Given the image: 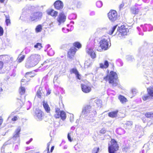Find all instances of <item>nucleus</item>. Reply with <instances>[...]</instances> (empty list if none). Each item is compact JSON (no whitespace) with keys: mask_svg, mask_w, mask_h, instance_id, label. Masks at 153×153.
<instances>
[{"mask_svg":"<svg viewBox=\"0 0 153 153\" xmlns=\"http://www.w3.org/2000/svg\"><path fill=\"white\" fill-rule=\"evenodd\" d=\"M103 79L106 82L108 81V83L113 87L118 85L119 79L117 74L115 72L110 71L109 74H107L103 77Z\"/></svg>","mask_w":153,"mask_h":153,"instance_id":"obj_1","label":"nucleus"},{"mask_svg":"<svg viewBox=\"0 0 153 153\" xmlns=\"http://www.w3.org/2000/svg\"><path fill=\"white\" fill-rule=\"evenodd\" d=\"M39 56L36 54L31 55L27 59L25 63V67L27 68L35 66L39 61Z\"/></svg>","mask_w":153,"mask_h":153,"instance_id":"obj_2","label":"nucleus"},{"mask_svg":"<svg viewBox=\"0 0 153 153\" xmlns=\"http://www.w3.org/2000/svg\"><path fill=\"white\" fill-rule=\"evenodd\" d=\"M111 144L108 148L109 153H117L119 150V147L117 142L114 139H112L110 141Z\"/></svg>","mask_w":153,"mask_h":153,"instance_id":"obj_3","label":"nucleus"},{"mask_svg":"<svg viewBox=\"0 0 153 153\" xmlns=\"http://www.w3.org/2000/svg\"><path fill=\"white\" fill-rule=\"evenodd\" d=\"M127 28L124 25L119 27L117 32V37L122 38L124 36L127 35Z\"/></svg>","mask_w":153,"mask_h":153,"instance_id":"obj_4","label":"nucleus"},{"mask_svg":"<svg viewBox=\"0 0 153 153\" xmlns=\"http://www.w3.org/2000/svg\"><path fill=\"white\" fill-rule=\"evenodd\" d=\"M108 17L111 22H114L118 19L119 16L117 11L114 10H111L107 14Z\"/></svg>","mask_w":153,"mask_h":153,"instance_id":"obj_5","label":"nucleus"},{"mask_svg":"<svg viewBox=\"0 0 153 153\" xmlns=\"http://www.w3.org/2000/svg\"><path fill=\"white\" fill-rule=\"evenodd\" d=\"M56 114L54 115V117L56 119L60 118L63 120L65 119L66 117V114L63 111H60L59 108H56L55 109Z\"/></svg>","mask_w":153,"mask_h":153,"instance_id":"obj_6","label":"nucleus"},{"mask_svg":"<svg viewBox=\"0 0 153 153\" xmlns=\"http://www.w3.org/2000/svg\"><path fill=\"white\" fill-rule=\"evenodd\" d=\"M34 116L37 120L41 121L44 117V114L40 109H36L34 113Z\"/></svg>","mask_w":153,"mask_h":153,"instance_id":"obj_7","label":"nucleus"},{"mask_svg":"<svg viewBox=\"0 0 153 153\" xmlns=\"http://www.w3.org/2000/svg\"><path fill=\"white\" fill-rule=\"evenodd\" d=\"M42 16V12L38 11L35 12L32 14L30 17V20L31 21L38 20L41 19Z\"/></svg>","mask_w":153,"mask_h":153,"instance_id":"obj_8","label":"nucleus"},{"mask_svg":"<svg viewBox=\"0 0 153 153\" xmlns=\"http://www.w3.org/2000/svg\"><path fill=\"white\" fill-rule=\"evenodd\" d=\"M99 46L102 50L105 51L108 48L109 42L106 38H102L99 42Z\"/></svg>","mask_w":153,"mask_h":153,"instance_id":"obj_9","label":"nucleus"},{"mask_svg":"<svg viewBox=\"0 0 153 153\" xmlns=\"http://www.w3.org/2000/svg\"><path fill=\"white\" fill-rule=\"evenodd\" d=\"M66 17L64 13L63 12L60 13L57 19V21L59 25L64 23L66 19Z\"/></svg>","mask_w":153,"mask_h":153,"instance_id":"obj_10","label":"nucleus"},{"mask_svg":"<svg viewBox=\"0 0 153 153\" xmlns=\"http://www.w3.org/2000/svg\"><path fill=\"white\" fill-rule=\"evenodd\" d=\"M81 86L82 91L85 93H89L91 91V87L87 84H82Z\"/></svg>","mask_w":153,"mask_h":153,"instance_id":"obj_11","label":"nucleus"},{"mask_svg":"<svg viewBox=\"0 0 153 153\" xmlns=\"http://www.w3.org/2000/svg\"><path fill=\"white\" fill-rule=\"evenodd\" d=\"M77 50L75 48H71L67 53L68 57L70 59H73Z\"/></svg>","mask_w":153,"mask_h":153,"instance_id":"obj_12","label":"nucleus"},{"mask_svg":"<svg viewBox=\"0 0 153 153\" xmlns=\"http://www.w3.org/2000/svg\"><path fill=\"white\" fill-rule=\"evenodd\" d=\"M54 6L55 9L57 10L62 9L63 7L62 2L60 0L56 1L54 3Z\"/></svg>","mask_w":153,"mask_h":153,"instance_id":"obj_13","label":"nucleus"},{"mask_svg":"<svg viewBox=\"0 0 153 153\" xmlns=\"http://www.w3.org/2000/svg\"><path fill=\"white\" fill-rule=\"evenodd\" d=\"M47 14L48 15L51 16L53 17H56L57 16L58 12L54 10L51 9L48 10L47 11Z\"/></svg>","mask_w":153,"mask_h":153,"instance_id":"obj_14","label":"nucleus"},{"mask_svg":"<svg viewBox=\"0 0 153 153\" xmlns=\"http://www.w3.org/2000/svg\"><path fill=\"white\" fill-rule=\"evenodd\" d=\"M100 68L102 69H106L108 67L109 64L108 61L105 60L104 62V63H101L99 64Z\"/></svg>","mask_w":153,"mask_h":153,"instance_id":"obj_15","label":"nucleus"},{"mask_svg":"<svg viewBox=\"0 0 153 153\" xmlns=\"http://www.w3.org/2000/svg\"><path fill=\"white\" fill-rule=\"evenodd\" d=\"M43 106L45 111L47 113L50 112L51 108L47 102H45L44 101H43Z\"/></svg>","mask_w":153,"mask_h":153,"instance_id":"obj_16","label":"nucleus"},{"mask_svg":"<svg viewBox=\"0 0 153 153\" xmlns=\"http://www.w3.org/2000/svg\"><path fill=\"white\" fill-rule=\"evenodd\" d=\"M118 112V111L117 110L109 112L108 113V116L112 118L116 117H117Z\"/></svg>","mask_w":153,"mask_h":153,"instance_id":"obj_17","label":"nucleus"},{"mask_svg":"<svg viewBox=\"0 0 153 153\" xmlns=\"http://www.w3.org/2000/svg\"><path fill=\"white\" fill-rule=\"evenodd\" d=\"M87 53L90 55L93 59L96 57V55L94 51L91 49L89 48L87 51Z\"/></svg>","mask_w":153,"mask_h":153,"instance_id":"obj_18","label":"nucleus"},{"mask_svg":"<svg viewBox=\"0 0 153 153\" xmlns=\"http://www.w3.org/2000/svg\"><path fill=\"white\" fill-rule=\"evenodd\" d=\"M148 94L151 97L153 98V86H150L147 88Z\"/></svg>","mask_w":153,"mask_h":153,"instance_id":"obj_19","label":"nucleus"},{"mask_svg":"<svg viewBox=\"0 0 153 153\" xmlns=\"http://www.w3.org/2000/svg\"><path fill=\"white\" fill-rule=\"evenodd\" d=\"M35 75L36 74L34 72L32 71H30L25 73V77L26 78L32 77H34Z\"/></svg>","mask_w":153,"mask_h":153,"instance_id":"obj_20","label":"nucleus"},{"mask_svg":"<svg viewBox=\"0 0 153 153\" xmlns=\"http://www.w3.org/2000/svg\"><path fill=\"white\" fill-rule=\"evenodd\" d=\"M118 98L122 103H125L127 101V99L125 97L121 95L119 96Z\"/></svg>","mask_w":153,"mask_h":153,"instance_id":"obj_21","label":"nucleus"},{"mask_svg":"<svg viewBox=\"0 0 153 153\" xmlns=\"http://www.w3.org/2000/svg\"><path fill=\"white\" fill-rule=\"evenodd\" d=\"M125 127L126 128H130L132 126V122L131 121H128L125 124Z\"/></svg>","mask_w":153,"mask_h":153,"instance_id":"obj_22","label":"nucleus"},{"mask_svg":"<svg viewBox=\"0 0 153 153\" xmlns=\"http://www.w3.org/2000/svg\"><path fill=\"white\" fill-rule=\"evenodd\" d=\"M131 11L132 14L136 15L138 14L139 10L138 8L134 7L131 9Z\"/></svg>","mask_w":153,"mask_h":153,"instance_id":"obj_23","label":"nucleus"},{"mask_svg":"<svg viewBox=\"0 0 153 153\" xmlns=\"http://www.w3.org/2000/svg\"><path fill=\"white\" fill-rule=\"evenodd\" d=\"M25 57V55H19L17 59L18 62L19 63L22 62L24 60Z\"/></svg>","mask_w":153,"mask_h":153,"instance_id":"obj_24","label":"nucleus"},{"mask_svg":"<svg viewBox=\"0 0 153 153\" xmlns=\"http://www.w3.org/2000/svg\"><path fill=\"white\" fill-rule=\"evenodd\" d=\"M73 46L74 47V48H76L78 49H80L81 48L82 45L79 42H76L73 43Z\"/></svg>","mask_w":153,"mask_h":153,"instance_id":"obj_25","label":"nucleus"},{"mask_svg":"<svg viewBox=\"0 0 153 153\" xmlns=\"http://www.w3.org/2000/svg\"><path fill=\"white\" fill-rule=\"evenodd\" d=\"M42 89H40L39 88L37 91L36 96L37 97L41 99L42 98V93L41 91Z\"/></svg>","mask_w":153,"mask_h":153,"instance_id":"obj_26","label":"nucleus"},{"mask_svg":"<svg viewBox=\"0 0 153 153\" xmlns=\"http://www.w3.org/2000/svg\"><path fill=\"white\" fill-rule=\"evenodd\" d=\"M91 106L90 105H88L85 106L82 111V113L84 114H85L87 111H88V110L91 109Z\"/></svg>","mask_w":153,"mask_h":153,"instance_id":"obj_27","label":"nucleus"},{"mask_svg":"<svg viewBox=\"0 0 153 153\" xmlns=\"http://www.w3.org/2000/svg\"><path fill=\"white\" fill-rule=\"evenodd\" d=\"M145 115L147 118H153V112H147L145 114Z\"/></svg>","mask_w":153,"mask_h":153,"instance_id":"obj_28","label":"nucleus"},{"mask_svg":"<svg viewBox=\"0 0 153 153\" xmlns=\"http://www.w3.org/2000/svg\"><path fill=\"white\" fill-rule=\"evenodd\" d=\"M42 29V26L41 25H37L35 28V31L37 33L40 32Z\"/></svg>","mask_w":153,"mask_h":153,"instance_id":"obj_29","label":"nucleus"},{"mask_svg":"<svg viewBox=\"0 0 153 153\" xmlns=\"http://www.w3.org/2000/svg\"><path fill=\"white\" fill-rule=\"evenodd\" d=\"M20 131V128H18L15 131V134L14 135L13 137L16 138L19 137V132Z\"/></svg>","mask_w":153,"mask_h":153,"instance_id":"obj_30","label":"nucleus"},{"mask_svg":"<svg viewBox=\"0 0 153 153\" xmlns=\"http://www.w3.org/2000/svg\"><path fill=\"white\" fill-rule=\"evenodd\" d=\"M118 25H117L114 26H113L111 28V30H110L108 32V34L110 35H112L114 32L115 30L116 29Z\"/></svg>","mask_w":153,"mask_h":153,"instance_id":"obj_31","label":"nucleus"},{"mask_svg":"<svg viewBox=\"0 0 153 153\" xmlns=\"http://www.w3.org/2000/svg\"><path fill=\"white\" fill-rule=\"evenodd\" d=\"M25 91V89L24 87L21 86L20 88L19 93L21 95L24 94Z\"/></svg>","mask_w":153,"mask_h":153,"instance_id":"obj_32","label":"nucleus"},{"mask_svg":"<svg viewBox=\"0 0 153 153\" xmlns=\"http://www.w3.org/2000/svg\"><path fill=\"white\" fill-rule=\"evenodd\" d=\"M100 151L99 147H94L91 153H99Z\"/></svg>","mask_w":153,"mask_h":153,"instance_id":"obj_33","label":"nucleus"},{"mask_svg":"<svg viewBox=\"0 0 153 153\" xmlns=\"http://www.w3.org/2000/svg\"><path fill=\"white\" fill-rule=\"evenodd\" d=\"M6 18L5 23L7 26L9 25L10 23V18L9 15H7L5 14H4Z\"/></svg>","mask_w":153,"mask_h":153,"instance_id":"obj_34","label":"nucleus"},{"mask_svg":"<svg viewBox=\"0 0 153 153\" xmlns=\"http://www.w3.org/2000/svg\"><path fill=\"white\" fill-rule=\"evenodd\" d=\"M34 47L38 50H40L42 47V44L41 43H38L34 46Z\"/></svg>","mask_w":153,"mask_h":153,"instance_id":"obj_35","label":"nucleus"},{"mask_svg":"<svg viewBox=\"0 0 153 153\" xmlns=\"http://www.w3.org/2000/svg\"><path fill=\"white\" fill-rule=\"evenodd\" d=\"M96 5L98 7H100L102 5V2L101 1H98L96 3Z\"/></svg>","mask_w":153,"mask_h":153,"instance_id":"obj_36","label":"nucleus"},{"mask_svg":"<svg viewBox=\"0 0 153 153\" xmlns=\"http://www.w3.org/2000/svg\"><path fill=\"white\" fill-rule=\"evenodd\" d=\"M70 72L71 74L74 73L76 74L78 72V71L76 68H73L71 70Z\"/></svg>","mask_w":153,"mask_h":153,"instance_id":"obj_37","label":"nucleus"},{"mask_svg":"<svg viewBox=\"0 0 153 153\" xmlns=\"http://www.w3.org/2000/svg\"><path fill=\"white\" fill-rule=\"evenodd\" d=\"M150 96L146 95H144L142 97L143 100V101H146L148 100L150 98Z\"/></svg>","mask_w":153,"mask_h":153,"instance_id":"obj_38","label":"nucleus"},{"mask_svg":"<svg viewBox=\"0 0 153 153\" xmlns=\"http://www.w3.org/2000/svg\"><path fill=\"white\" fill-rule=\"evenodd\" d=\"M81 4L80 2H78L75 5L74 8L76 9H79L81 8Z\"/></svg>","mask_w":153,"mask_h":153,"instance_id":"obj_39","label":"nucleus"},{"mask_svg":"<svg viewBox=\"0 0 153 153\" xmlns=\"http://www.w3.org/2000/svg\"><path fill=\"white\" fill-rule=\"evenodd\" d=\"M48 54L50 56H52L54 54V52L53 50L51 48L50 49L48 52Z\"/></svg>","mask_w":153,"mask_h":153,"instance_id":"obj_40","label":"nucleus"},{"mask_svg":"<svg viewBox=\"0 0 153 153\" xmlns=\"http://www.w3.org/2000/svg\"><path fill=\"white\" fill-rule=\"evenodd\" d=\"M106 132V130L104 128H102L100 131V133L102 134H105Z\"/></svg>","mask_w":153,"mask_h":153,"instance_id":"obj_41","label":"nucleus"},{"mask_svg":"<svg viewBox=\"0 0 153 153\" xmlns=\"http://www.w3.org/2000/svg\"><path fill=\"white\" fill-rule=\"evenodd\" d=\"M51 143V142H48L47 144V153H50L49 150V146Z\"/></svg>","mask_w":153,"mask_h":153,"instance_id":"obj_42","label":"nucleus"},{"mask_svg":"<svg viewBox=\"0 0 153 153\" xmlns=\"http://www.w3.org/2000/svg\"><path fill=\"white\" fill-rule=\"evenodd\" d=\"M18 117L17 116H14L11 119V120L13 121H17L18 120Z\"/></svg>","mask_w":153,"mask_h":153,"instance_id":"obj_43","label":"nucleus"},{"mask_svg":"<svg viewBox=\"0 0 153 153\" xmlns=\"http://www.w3.org/2000/svg\"><path fill=\"white\" fill-rule=\"evenodd\" d=\"M75 75L76 76L77 79H78L79 80H80L81 79V75L79 74V72H78L76 74H75Z\"/></svg>","mask_w":153,"mask_h":153,"instance_id":"obj_44","label":"nucleus"},{"mask_svg":"<svg viewBox=\"0 0 153 153\" xmlns=\"http://www.w3.org/2000/svg\"><path fill=\"white\" fill-rule=\"evenodd\" d=\"M4 31L3 28L0 26V36L3 35Z\"/></svg>","mask_w":153,"mask_h":153,"instance_id":"obj_45","label":"nucleus"},{"mask_svg":"<svg viewBox=\"0 0 153 153\" xmlns=\"http://www.w3.org/2000/svg\"><path fill=\"white\" fill-rule=\"evenodd\" d=\"M70 133H68L67 135L69 141L70 142H71L72 141V140L71 139V136L70 135Z\"/></svg>","mask_w":153,"mask_h":153,"instance_id":"obj_46","label":"nucleus"},{"mask_svg":"<svg viewBox=\"0 0 153 153\" xmlns=\"http://www.w3.org/2000/svg\"><path fill=\"white\" fill-rule=\"evenodd\" d=\"M3 63L2 61L0 60V70L2 69L3 68Z\"/></svg>","mask_w":153,"mask_h":153,"instance_id":"obj_47","label":"nucleus"},{"mask_svg":"<svg viewBox=\"0 0 153 153\" xmlns=\"http://www.w3.org/2000/svg\"><path fill=\"white\" fill-rule=\"evenodd\" d=\"M124 5V3H122L119 5V8L120 9H121L123 8Z\"/></svg>","mask_w":153,"mask_h":153,"instance_id":"obj_48","label":"nucleus"},{"mask_svg":"<svg viewBox=\"0 0 153 153\" xmlns=\"http://www.w3.org/2000/svg\"><path fill=\"white\" fill-rule=\"evenodd\" d=\"M54 146H53L51 147V150H50V152H52L53 150V149H54Z\"/></svg>","mask_w":153,"mask_h":153,"instance_id":"obj_49","label":"nucleus"},{"mask_svg":"<svg viewBox=\"0 0 153 153\" xmlns=\"http://www.w3.org/2000/svg\"><path fill=\"white\" fill-rule=\"evenodd\" d=\"M51 93V92L50 91H48L47 92V95H49V94H50Z\"/></svg>","mask_w":153,"mask_h":153,"instance_id":"obj_50","label":"nucleus"},{"mask_svg":"<svg viewBox=\"0 0 153 153\" xmlns=\"http://www.w3.org/2000/svg\"><path fill=\"white\" fill-rule=\"evenodd\" d=\"M9 78V76H7V78H5V80L6 81H7L8 80Z\"/></svg>","mask_w":153,"mask_h":153,"instance_id":"obj_51","label":"nucleus"},{"mask_svg":"<svg viewBox=\"0 0 153 153\" xmlns=\"http://www.w3.org/2000/svg\"><path fill=\"white\" fill-rule=\"evenodd\" d=\"M5 0H0V2L1 3H3Z\"/></svg>","mask_w":153,"mask_h":153,"instance_id":"obj_52","label":"nucleus"},{"mask_svg":"<svg viewBox=\"0 0 153 153\" xmlns=\"http://www.w3.org/2000/svg\"><path fill=\"white\" fill-rule=\"evenodd\" d=\"M25 79H22V82H25Z\"/></svg>","mask_w":153,"mask_h":153,"instance_id":"obj_53","label":"nucleus"},{"mask_svg":"<svg viewBox=\"0 0 153 153\" xmlns=\"http://www.w3.org/2000/svg\"><path fill=\"white\" fill-rule=\"evenodd\" d=\"M10 59H12V60L13 61V59L12 57Z\"/></svg>","mask_w":153,"mask_h":153,"instance_id":"obj_54","label":"nucleus"},{"mask_svg":"<svg viewBox=\"0 0 153 153\" xmlns=\"http://www.w3.org/2000/svg\"><path fill=\"white\" fill-rule=\"evenodd\" d=\"M39 153V152H36V153Z\"/></svg>","mask_w":153,"mask_h":153,"instance_id":"obj_55","label":"nucleus"},{"mask_svg":"<svg viewBox=\"0 0 153 153\" xmlns=\"http://www.w3.org/2000/svg\"><path fill=\"white\" fill-rule=\"evenodd\" d=\"M7 59H8V57H7Z\"/></svg>","mask_w":153,"mask_h":153,"instance_id":"obj_56","label":"nucleus"},{"mask_svg":"<svg viewBox=\"0 0 153 153\" xmlns=\"http://www.w3.org/2000/svg\"><path fill=\"white\" fill-rule=\"evenodd\" d=\"M95 112H96V113H97L96 112V111H95Z\"/></svg>","mask_w":153,"mask_h":153,"instance_id":"obj_57","label":"nucleus"}]
</instances>
